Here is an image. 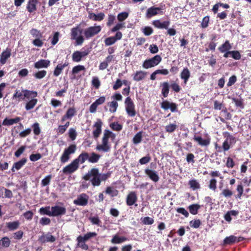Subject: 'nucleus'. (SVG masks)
Masks as SVG:
<instances>
[{"mask_svg":"<svg viewBox=\"0 0 251 251\" xmlns=\"http://www.w3.org/2000/svg\"><path fill=\"white\" fill-rule=\"evenodd\" d=\"M68 65L69 63L67 61H65L64 63L58 64L54 70L53 75L55 76H59L64 68L68 66Z\"/></svg>","mask_w":251,"mask_h":251,"instance_id":"22","label":"nucleus"},{"mask_svg":"<svg viewBox=\"0 0 251 251\" xmlns=\"http://www.w3.org/2000/svg\"><path fill=\"white\" fill-rule=\"evenodd\" d=\"M27 159L25 158H22L20 161L15 162L12 168V171L14 172L16 170L21 169L26 163Z\"/></svg>","mask_w":251,"mask_h":251,"instance_id":"24","label":"nucleus"},{"mask_svg":"<svg viewBox=\"0 0 251 251\" xmlns=\"http://www.w3.org/2000/svg\"><path fill=\"white\" fill-rule=\"evenodd\" d=\"M89 158V154L87 152H82L81 153L77 158H75V160L77 161V164L79 165V163L83 164L87 160H88Z\"/></svg>","mask_w":251,"mask_h":251,"instance_id":"28","label":"nucleus"},{"mask_svg":"<svg viewBox=\"0 0 251 251\" xmlns=\"http://www.w3.org/2000/svg\"><path fill=\"white\" fill-rule=\"evenodd\" d=\"M162 94L164 97L166 98L169 92V85L168 82H164L162 84Z\"/></svg>","mask_w":251,"mask_h":251,"instance_id":"38","label":"nucleus"},{"mask_svg":"<svg viewBox=\"0 0 251 251\" xmlns=\"http://www.w3.org/2000/svg\"><path fill=\"white\" fill-rule=\"evenodd\" d=\"M234 143V138L232 136L228 135L223 144V150L224 151H228L230 148L231 145Z\"/></svg>","mask_w":251,"mask_h":251,"instance_id":"16","label":"nucleus"},{"mask_svg":"<svg viewBox=\"0 0 251 251\" xmlns=\"http://www.w3.org/2000/svg\"><path fill=\"white\" fill-rule=\"evenodd\" d=\"M102 123L100 119H98L93 125L94 128L93 131V135L94 138H98L101 132V127Z\"/></svg>","mask_w":251,"mask_h":251,"instance_id":"12","label":"nucleus"},{"mask_svg":"<svg viewBox=\"0 0 251 251\" xmlns=\"http://www.w3.org/2000/svg\"><path fill=\"white\" fill-rule=\"evenodd\" d=\"M209 188V189L214 191H215L216 189L217 180L213 178L210 180Z\"/></svg>","mask_w":251,"mask_h":251,"instance_id":"59","label":"nucleus"},{"mask_svg":"<svg viewBox=\"0 0 251 251\" xmlns=\"http://www.w3.org/2000/svg\"><path fill=\"white\" fill-rule=\"evenodd\" d=\"M78 168L77 161L74 159L71 163L63 168L62 172L65 174H71L75 172Z\"/></svg>","mask_w":251,"mask_h":251,"instance_id":"10","label":"nucleus"},{"mask_svg":"<svg viewBox=\"0 0 251 251\" xmlns=\"http://www.w3.org/2000/svg\"><path fill=\"white\" fill-rule=\"evenodd\" d=\"M162 58L159 55H156L153 57L146 60L142 67L145 69H149L157 66L161 61Z\"/></svg>","mask_w":251,"mask_h":251,"instance_id":"7","label":"nucleus"},{"mask_svg":"<svg viewBox=\"0 0 251 251\" xmlns=\"http://www.w3.org/2000/svg\"><path fill=\"white\" fill-rule=\"evenodd\" d=\"M30 33L35 39L41 38L42 36V33L36 29H32L30 31Z\"/></svg>","mask_w":251,"mask_h":251,"instance_id":"50","label":"nucleus"},{"mask_svg":"<svg viewBox=\"0 0 251 251\" xmlns=\"http://www.w3.org/2000/svg\"><path fill=\"white\" fill-rule=\"evenodd\" d=\"M69 136L72 140H75L76 137V130L73 128L69 129Z\"/></svg>","mask_w":251,"mask_h":251,"instance_id":"55","label":"nucleus"},{"mask_svg":"<svg viewBox=\"0 0 251 251\" xmlns=\"http://www.w3.org/2000/svg\"><path fill=\"white\" fill-rule=\"evenodd\" d=\"M127 240L125 237H119L117 235L113 236L111 240V242L113 244H120Z\"/></svg>","mask_w":251,"mask_h":251,"instance_id":"39","label":"nucleus"},{"mask_svg":"<svg viewBox=\"0 0 251 251\" xmlns=\"http://www.w3.org/2000/svg\"><path fill=\"white\" fill-rule=\"evenodd\" d=\"M42 157V155L40 153L32 154L29 156V159L31 161H36Z\"/></svg>","mask_w":251,"mask_h":251,"instance_id":"60","label":"nucleus"},{"mask_svg":"<svg viewBox=\"0 0 251 251\" xmlns=\"http://www.w3.org/2000/svg\"><path fill=\"white\" fill-rule=\"evenodd\" d=\"M231 49V46L228 41H226L222 46L218 48L220 52L224 53L226 51H229Z\"/></svg>","mask_w":251,"mask_h":251,"instance_id":"33","label":"nucleus"},{"mask_svg":"<svg viewBox=\"0 0 251 251\" xmlns=\"http://www.w3.org/2000/svg\"><path fill=\"white\" fill-rule=\"evenodd\" d=\"M147 73L142 71H137L133 75V79L136 81H139L145 78Z\"/></svg>","mask_w":251,"mask_h":251,"instance_id":"30","label":"nucleus"},{"mask_svg":"<svg viewBox=\"0 0 251 251\" xmlns=\"http://www.w3.org/2000/svg\"><path fill=\"white\" fill-rule=\"evenodd\" d=\"M21 120V118L19 117H16L13 119H9L6 118L2 122V125L5 126H10L14 124H17Z\"/></svg>","mask_w":251,"mask_h":251,"instance_id":"20","label":"nucleus"},{"mask_svg":"<svg viewBox=\"0 0 251 251\" xmlns=\"http://www.w3.org/2000/svg\"><path fill=\"white\" fill-rule=\"evenodd\" d=\"M81 30L78 26L71 29V39L75 40L76 45H81L84 41V37L81 35Z\"/></svg>","mask_w":251,"mask_h":251,"instance_id":"5","label":"nucleus"},{"mask_svg":"<svg viewBox=\"0 0 251 251\" xmlns=\"http://www.w3.org/2000/svg\"><path fill=\"white\" fill-rule=\"evenodd\" d=\"M143 138L142 136V132L140 131L138 132L133 138V143L134 144H138L142 141V139Z\"/></svg>","mask_w":251,"mask_h":251,"instance_id":"43","label":"nucleus"},{"mask_svg":"<svg viewBox=\"0 0 251 251\" xmlns=\"http://www.w3.org/2000/svg\"><path fill=\"white\" fill-rule=\"evenodd\" d=\"M97 235V233L95 232H90L84 235V236H79L78 240L80 241H86L89 239L95 237Z\"/></svg>","mask_w":251,"mask_h":251,"instance_id":"34","label":"nucleus"},{"mask_svg":"<svg viewBox=\"0 0 251 251\" xmlns=\"http://www.w3.org/2000/svg\"><path fill=\"white\" fill-rule=\"evenodd\" d=\"M25 98V108L26 111L33 109L38 102V93L35 91L25 90L24 91Z\"/></svg>","mask_w":251,"mask_h":251,"instance_id":"2","label":"nucleus"},{"mask_svg":"<svg viewBox=\"0 0 251 251\" xmlns=\"http://www.w3.org/2000/svg\"><path fill=\"white\" fill-rule=\"evenodd\" d=\"M37 0H29L27 5V9L30 13L33 12L36 10Z\"/></svg>","mask_w":251,"mask_h":251,"instance_id":"32","label":"nucleus"},{"mask_svg":"<svg viewBox=\"0 0 251 251\" xmlns=\"http://www.w3.org/2000/svg\"><path fill=\"white\" fill-rule=\"evenodd\" d=\"M10 241L8 237H3L0 240V245L4 248H7L9 246Z\"/></svg>","mask_w":251,"mask_h":251,"instance_id":"48","label":"nucleus"},{"mask_svg":"<svg viewBox=\"0 0 251 251\" xmlns=\"http://www.w3.org/2000/svg\"><path fill=\"white\" fill-rule=\"evenodd\" d=\"M110 127L113 130L115 131H119L121 130L122 128V125L119 124L118 123L114 122L111 123L110 125Z\"/></svg>","mask_w":251,"mask_h":251,"instance_id":"53","label":"nucleus"},{"mask_svg":"<svg viewBox=\"0 0 251 251\" xmlns=\"http://www.w3.org/2000/svg\"><path fill=\"white\" fill-rule=\"evenodd\" d=\"M47 74L46 71L41 70L35 73L33 75L37 79H42Z\"/></svg>","mask_w":251,"mask_h":251,"instance_id":"46","label":"nucleus"},{"mask_svg":"<svg viewBox=\"0 0 251 251\" xmlns=\"http://www.w3.org/2000/svg\"><path fill=\"white\" fill-rule=\"evenodd\" d=\"M50 64V62L49 60L40 59L34 63V66L37 69L47 68Z\"/></svg>","mask_w":251,"mask_h":251,"instance_id":"18","label":"nucleus"},{"mask_svg":"<svg viewBox=\"0 0 251 251\" xmlns=\"http://www.w3.org/2000/svg\"><path fill=\"white\" fill-rule=\"evenodd\" d=\"M115 138L116 134L115 133L108 129H105L101 139V142L97 145L96 150L104 152L109 151L111 147L109 140L113 141Z\"/></svg>","mask_w":251,"mask_h":251,"instance_id":"1","label":"nucleus"},{"mask_svg":"<svg viewBox=\"0 0 251 251\" xmlns=\"http://www.w3.org/2000/svg\"><path fill=\"white\" fill-rule=\"evenodd\" d=\"M143 32L145 35L149 36L152 33L153 30L151 27L146 26L143 29Z\"/></svg>","mask_w":251,"mask_h":251,"instance_id":"62","label":"nucleus"},{"mask_svg":"<svg viewBox=\"0 0 251 251\" xmlns=\"http://www.w3.org/2000/svg\"><path fill=\"white\" fill-rule=\"evenodd\" d=\"M33 128V132L34 134L38 135L41 132V129L39 126V125L38 123H35L32 125Z\"/></svg>","mask_w":251,"mask_h":251,"instance_id":"57","label":"nucleus"},{"mask_svg":"<svg viewBox=\"0 0 251 251\" xmlns=\"http://www.w3.org/2000/svg\"><path fill=\"white\" fill-rule=\"evenodd\" d=\"M231 55L232 57L235 60H239L241 58V54L237 50L231 51Z\"/></svg>","mask_w":251,"mask_h":251,"instance_id":"64","label":"nucleus"},{"mask_svg":"<svg viewBox=\"0 0 251 251\" xmlns=\"http://www.w3.org/2000/svg\"><path fill=\"white\" fill-rule=\"evenodd\" d=\"M26 89H23L22 91L16 89L13 94L11 99L12 100V103L13 104H17L23 100H25L24 98V91Z\"/></svg>","mask_w":251,"mask_h":251,"instance_id":"9","label":"nucleus"},{"mask_svg":"<svg viewBox=\"0 0 251 251\" xmlns=\"http://www.w3.org/2000/svg\"><path fill=\"white\" fill-rule=\"evenodd\" d=\"M100 156L95 152H92L89 154L88 161L92 163H95L98 162Z\"/></svg>","mask_w":251,"mask_h":251,"instance_id":"35","label":"nucleus"},{"mask_svg":"<svg viewBox=\"0 0 251 251\" xmlns=\"http://www.w3.org/2000/svg\"><path fill=\"white\" fill-rule=\"evenodd\" d=\"M177 126L175 124H170L165 127L166 131L168 132L171 133L174 131L176 128Z\"/></svg>","mask_w":251,"mask_h":251,"instance_id":"51","label":"nucleus"},{"mask_svg":"<svg viewBox=\"0 0 251 251\" xmlns=\"http://www.w3.org/2000/svg\"><path fill=\"white\" fill-rule=\"evenodd\" d=\"M39 241L42 243L47 242L52 243L55 241V237L52 236L50 233L43 234L39 238Z\"/></svg>","mask_w":251,"mask_h":251,"instance_id":"17","label":"nucleus"},{"mask_svg":"<svg viewBox=\"0 0 251 251\" xmlns=\"http://www.w3.org/2000/svg\"><path fill=\"white\" fill-rule=\"evenodd\" d=\"M76 150V146L75 144L70 145L64 149L61 155L60 161L62 163L67 162L70 159V155L75 153Z\"/></svg>","mask_w":251,"mask_h":251,"instance_id":"4","label":"nucleus"},{"mask_svg":"<svg viewBox=\"0 0 251 251\" xmlns=\"http://www.w3.org/2000/svg\"><path fill=\"white\" fill-rule=\"evenodd\" d=\"M101 26L95 25L84 30L83 34L86 39H90L99 34L101 30Z\"/></svg>","mask_w":251,"mask_h":251,"instance_id":"6","label":"nucleus"},{"mask_svg":"<svg viewBox=\"0 0 251 251\" xmlns=\"http://www.w3.org/2000/svg\"><path fill=\"white\" fill-rule=\"evenodd\" d=\"M169 21H164L161 22L160 20H155L153 21V25L158 28H165L167 29L168 26L170 25Z\"/></svg>","mask_w":251,"mask_h":251,"instance_id":"25","label":"nucleus"},{"mask_svg":"<svg viewBox=\"0 0 251 251\" xmlns=\"http://www.w3.org/2000/svg\"><path fill=\"white\" fill-rule=\"evenodd\" d=\"M160 10L161 9L159 7H155L154 6L151 7L147 9L146 17L148 18H150L151 17L159 14V12H160V13H162Z\"/></svg>","mask_w":251,"mask_h":251,"instance_id":"19","label":"nucleus"},{"mask_svg":"<svg viewBox=\"0 0 251 251\" xmlns=\"http://www.w3.org/2000/svg\"><path fill=\"white\" fill-rule=\"evenodd\" d=\"M145 173L154 182L158 181L159 176L155 171L147 169L145 170Z\"/></svg>","mask_w":251,"mask_h":251,"instance_id":"23","label":"nucleus"},{"mask_svg":"<svg viewBox=\"0 0 251 251\" xmlns=\"http://www.w3.org/2000/svg\"><path fill=\"white\" fill-rule=\"evenodd\" d=\"M221 194L226 198H229L232 195L233 193L228 189H225L222 191Z\"/></svg>","mask_w":251,"mask_h":251,"instance_id":"61","label":"nucleus"},{"mask_svg":"<svg viewBox=\"0 0 251 251\" xmlns=\"http://www.w3.org/2000/svg\"><path fill=\"white\" fill-rule=\"evenodd\" d=\"M51 178V175L46 176L41 181V184L43 186H45L49 184Z\"/></svg>","mask_w":251,"mask_h":251,"instance_id":"56","label":"nucleus"},{"mask_svg":"<svg viewBox=\"0 0 251 251\" xmlns=\"http://www.w3.org/2000/svg\"><path fill=\"white\" fill-rule=\"evenodd\" d=\"M85 180H91L94 186H98L100 184V180L99 176V170L97 168H93L88 172L84 176Z\"/></svg>","mask_w":251,"mask_h":251,"instance_id":"3","label":"nucleus"},{"mask_svg":"<svg viewBox=\"0 0 251 251\" xmlns=\"http://www.w3.org/2000/svg\"><path fill=\"white\" fill-rule=\"evenodd\" d=\"M109 106V111L111 113H114L116 111L118 106V102L116 101H113L108 104Z\"/></svg>","mask_w":251,"mask_h":251,"instance_id":"47","label":"nucleus"},{"mask_svg":"<svg viewBox=\"0 0 251 251\" xmlns=\"http://www.w3.org/2000/svg\"><path fill=\"white\" fill-rule=\"evenodd\" d=\"M125 108L128 115L130 117H134L136 115L135 105L131 99L128 97L126 98L125 101Z\"/></svg>","mask_w":251,"mask_h":251,"instance_id":"8","label":"nucleus"},{"mask_svg":"<svg viewBox=\"0 0 251 251\" xmlns=\"http://www.w3.org/2000/svg\"><path fill=\"white\" fill-rule=\"evenodd\" d=\"M52 216L57 217L65 214L66 209L64 207L55 205L51 207Z\"/></svg>","mask_w":251,"mask_h":251,"instance_id":"14","label":"nucleus"},{"mask_svg":"<svg viewBox=\"0 0 251 251\" xmlns=\"http://www.w3.org/2000/svg\"><path fill=\"white\" fill-rule=\"evenodd\" d=\"M200 205L198 204H193L190 205L188 208L192 214L196 215L198 213V211L200 208Z\"/></svg>","mask_w":251,"mask_h":251,"instance_id":"41","label":"nucleus"},{"mask_svg":"<svg viewBox=\"0 0 251 251\" xmlns=\"http://www.w3.org/2000/svg\"><path fill=\"white\" fill-rule=\"evenodd\" d=\"M76 113V110L75 108L71 107L69 108L65 114L68 119L71 120L73 117H74Z\"/></svg>","mask_w":251,"mask_h":251,"instance_id":"44","label":"nucleus"},{"mask_svg":"<svg viewBox=\"0 0 251 251\" xmlns=\"http://www.w3.org/2000/svg\"><path fill=\"white\" fill-rule=\"evenodd\" d=\"M92 84L96 89L99 88L100 83L98 77H93L92 81Z\"/></svg>","mask_w":251,"mask_h":251,"instance_id":"63","label":"nucleus"},{"mask_svg":"<svg viewBox=\"0 0 251 251\" xmlns=\"http://www.w3.org/2000/svg\"><path fill=\"white\" fill-rule=\"evenodd\" d=\"M201 224L200 220H195L194 221H191L190 222V226L191 227L197 228H198Z\"/></svg>","mask_w":251,"mask_h":251,"instance_id":"58","label":"nucleus"},{"mask_svg":"<svg viewBox=\"0 0 251 251\" xmlns=\"http://www.w3.org/2000/svg\"><path fill=\"white\" fill-rule=\"evenodd\" d=\"M194 140L201 146H207L210 143L209 138L203 139L200 136H194Z\"/></svg>","mask_w":251,"mask_h":251,"instance_id":"21","label":"nucleus"},{"mask_svg":"<svg viewBox=\"0 0 251 251\" xmlns=\"http://www.w3.org/2000/svg\"><path fill=\"white\" fill-rule=\"evenodd\" d=\"M105 193L111 197H114L118 195V191L113 187H107L105 190Z\"/></svg>","mask_w":251,"mask_h":251,"instance_id":"37","label":"nucleus"},{"mask_svg":"<svg viewBox=\"0 0 251 251\" xmlns=\"http://www.w3.org/2000/svg\"><path fill=\"white\" fill-rule=\"evenodd\" d=\"M11 55V50L9 49H6L5 50L2 51L0 55V63L1 64H4L6 60Z\"/></svg>","mask_w":251,"mask_h":251,"instance_id":"27","label":"nucleus"},{"mask_svg":"<svg viewBox=\"0 0 251 251\" xmlns=\"http://www.w3.org/2000/svg\"><path fill=\"white\" fill-rule=\"evenodd\" d=\"M190 76V73L187 68L183 69L180 74V77L184 80V84H186Z\"/></svg>","mask_w":251,"mask_h":251,"instance_id":"31","label":"nucleus"},{"mask_svg":"<svg viewBox=\"0 0 251 251\" xmlns=\"http://www.w3.org/2000/svg\"><path fill=\"white\" fill-rule=\"evenodd\" d=\"M89 52V51L87 50L75 51L72 54V59L75 62H79L83 57L87 55Z\"/></svg>","mask_w":251,"mask_h":251,"instance_id":"11","label":"nucleus"},{"mask_svg":"<svg viewBox=\"0 0 251 251\" xmlns=\"http://www.w3.org/2000/svg\"><path fill=\"white\" fill-rule=\"evenodd\" d=\"M137 201V196L134 192L129 193L126 198V203L129 206L132 205Z\"/></svg>","mask_w":251,"mask_h":251,"instance_id":"29","label":"nucleus"},{"mask_svg":"<svg viewBox=\"0 0 251 251\" xmlns=\"http://www.w3.org/2000/svg\"><path fill=\"white\" fill-rule=\"evenodd\" d=\"M116 42V39L115 37H110L107 38L104 40V43L106 46H110L114 44Z\"/></svg>","mask_w":251,"mask_h":251,"instance_id":"52","label":"nucleus"},{"mask_svg":"<svg viewBox=\"0 0 251 251\" xmlns=\"http://www.w3.org/2000/svg\"><path fill=\"white\" fill-rule=\"evenodd\" d=\"M105 98L104 96L100 97L93 102L90 106L89 111L91 113H94L97 111L98 106L104 102Z\"/></svg>","mask_w":251,"mask_h":251,"instance_id":"15","label":"nucleus"},{"mask_svg":"<svg viewBox=\"0 0 251 251\" xmlns=\"http://www.w3.org/2000/svg\"><path fill=\"white\" fill-rule=\"evenodd\" d=\"M89 19L94 21H101L105 17V14L103 13H100L96 14L94 13H90L88 16Z\"/></svg>","mask_w":251,"mask_h":251,"instance_id":"26","label":"nucleus"},{"mask_svg":"<svg viewBox=\"0 0 251 251\" xmlns=\"http://www.w3.org/2000/svg\"><path fill=\"white\" fill-rule=\"evenodd\" d=\"M128 13L126 12H124L120 13L118 15L117 19L118 21H119L120 22H122L125 20L128 17Z\"/></svg>","mask_w":251,"mask_h":251,"instance_id":"54","label":"nucleus"},{"mask_svg":"<svg viewBox=\"0 0 251 251\" xmlns=\"http://www.w3.org/2000/svg\"><path fill=\"white\" fill-rule=\"evenodd\" d=\"M6 227L10 230H14L17 229L20 225L19 221H14L13 222H8L6 224Z\"/></svg>","mask_w":251,"mask_h":251,"instance_id":"36","label":"nucleus"},{"mask_svg":"<svg viewBox=\"0 0 251 251\" xmlns=\"http://www.w3.org/2000/svg\"><path fill=\"white\" fill-rule=\"evenodd\" d=\"M39 212L42 215H47L49 216H52V211L50 206L41 207L39 210Z\"/></svg>","mask_w":251,"mask_h":251,"instance_id":"40","label":"nucleus"},{"mask_svg":"<svg viewBox=\"0 0 251 251\" xmlns=\"http://www.w3.org/2000/svg\"><path fill=\"white\" fill-rule=\"evenodd\" d=\"M189 184L190 186V188H192L193 190L198 189L200 187L199 183L196 179L190 180L189 181Z\"/></svg>","mask_w":251,"mask_h":251,"instance_id":"45","label":"nucleus"},{"mask_svg":"<svg viewBox=\"0 0 251 251\" xmlns=\"http://www.w3.org/2000/svg\"><path fill=\"white\" fill-rule=\"evenodd\" d=\"M89 197L85 194H81L74 201V204L77 205L85 206L87 204Z\"/></svg>","mask_w":251,"mask_h":251,"instance_id":"13","label":"nucleus"},{"mask_svg":"<svg viewBox=\"0 0 251 251\" xmlns=\"http://www.w3.org/2000/svg\"><path fill=\"white\" fill-rule=\"evenodd\" d=\"M85 70V67L82 65H77L75 66L72 69V74L73 75H76L79 73L81 71H84Z\"/></svg>","mask_w":251,"mask_h":251,"instance_id":"49","label":"nucleus"},{"mask_svg":"<svg viewBox=\"0 0 251 251\" xmlns=\"http://www.w3.org/2000/svg\"><path fill=\"white\" fill-rule=\"evenodd\" d=\"M237 237L233 235H231L226 237L224 241L225 244H232L236 243L237 241Z\"/></svg>","mask_w":251,"mask_h":251,"instance_id":"42","label":"nucleus"}]
</instances>
